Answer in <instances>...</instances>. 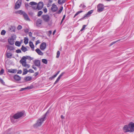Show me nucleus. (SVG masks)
<instances>
[{"instance_id":"nucleus-38","label":"nucleus","mask_w":134,"mask_h":134,"mask_svg":"<svg viewBox=\"0 0 134 134\" xmlns=\"http://www.w3.org/2000/svg\"><path fill=\"white\" fill-rule=\"evenodd\" d=\"M5 33H6L5 31V30H3L2 31L1 33V34L2 35H4L5 34Z\"/></svg>"},{"instance_id":"nucleus-13","label":"nucleus","mask_w":134,"mask_h":134,"mask_svg":"<svg viewBox=\"0 0 134 134\" xmlns=\"http://www.w3.org/2000/svg\"><path fill=\"white\" fill-rule=\"evenodd\" d=\"M65 73L64 72H62L61 74L58 77L56 81H55L54 83V85L56 84L59 80L60 78L62 77L63 75Z\"/></svg>"},{"instance_id":"nucleus-58","label":"nucleus","mask_w":134,"mask_h":134,"mask_svg":"<svg viewBox=\"0 0 134 134\" xmlns=\"http://www.w3.org/2000/svg\"><path fill=\"white\" fill-rule=\"evenodd\" d=\"M32 8L33 9H34L35 10L37 9V7H36L35 6H32Z\"/></svg>"},{"instance_id":"nucleus-60","label":"nucleus","mask_w":134,"mask_h":134,"mask_svg":"<svg viewBox=\"0 0 134 134\" xmlns=\"http://www.w3.org/2000/svg\"><path fill=\"white\" fill-rule=\"evenodd\" d=\"M65 16H66V15H64V16H63V17L62 19V20H64V19L65 17Z\"/></svg>"},{"instance_id":"nucleus-8","label":"nucleus","mask_w":134,"mask_h":134,"mask_svg":"<svg viewBox=\"0 0 134 134\" xmlns=\"http://www.w3.org/2000/svg\"><path fill=\"white\" fill-rule=\"evenodd\" d=\"M43 20L45 22H48L50 20V17L48 15H43L42 16Z\"/></svg>"},{"instance_id":"nucleus-37","label":"nucleus","mask_w":134,"mask_h":134,"mask_svg":"<svg viewBox=\"0 0 134 134\" xmlns=\"http://www.w3.org/2000/svg\"><path fill=\"white\" fill-rule=\"evenodd\" d=\"M120 40V39H119L116 41H115V42H113L112 43H111L110 44V46H111L113 44H115V43H116L117 42H118Z\"/></svg>"},{"instance_id":"nucleus-54","label":"nucleus","mask_w":134,"mask_h":134,"mask_svg":"<svg viewBox=\"0 0 134 134\" xmlns=\"http://www.w3.org/2000/svg\"><path fill=\"white\" fill-rule=\"evenodd\" d=\"M29 36L31 37H32V34L31 32H29Z\"/></svg>"},{"instance_id":"nucleus-46","label":"nucleus","mask_w":134,"mask_h":134,"mask_svg":"<svg viewBox=\"0 0 134 134\" xmlns=\"http://www.w3.org/2000/svg\"><path fill=\"white\" fill-rule=\"evenodd\" d=\"M32 88V86H27L25 87V89H31Z\"/></svg>"},{"instance_id":"nucleus-53","label":"nucleus","mask_w":134,"mask_h":134,"mask_svg":"<svg viewBox=\"0 0 134 134\" xmlns=\"http://www.w3.org/2000/svg\"><path fill=\"white\" fill-rule=\"evenodd\" d=\"M32 68L34 69L35 70H37V68L36 67H35L34 65L32 66Z\"/></svg>"},{"instance_id":"nucleus-18","label":"nucleus","mask_w":134,"mask_h":134,"mask_svg":"<svg viewBox=\"0 0 134 134\" xmlns=\"http://www.w3.org/2000/svg\"><path fill=\"white\" fill-rule=\"evenodd\" d=\"M42 23V20L40 19H38L36 22V25L37 26L40 27Z\"/></svg>"},{"instance_id":"nucleus-29","label":"nucleus","mask_w":134,"mask_h":134,"mask_svg":"<svg viewBox=\"0 0 134 134\" xmlns=\"http://www.w3.org/2000/svg\"><path fill=\"white\" fill-rule=\"evenodd\" d=\"M30 46L32 49H34V46L32 42H29Z\"/></svg>"},{"instance_id":"nucleus-57","label":"nucleus","mask_w":134,"mask_h":134,"mask_svg":"<svg viewBox=\"0 0 134 134\" xmlns=\"http://www.w3.org/2000/svg\"><path fill=\"white\" fill-rule=\"evenodd\" d=\"M35 76H36L38 74V72H36L35 74Z\"/></svg>"},{"instance_id":"nucleus-35","label":"nucleus","mask_w":134,"mask_h":134,"mask_svg":"<svg viewBox=\"0 0 134 134\" xmlns=\"http://www.w3.org/2000/svg\"><path fill=\"white\" fill-rule=\"evenodd\" d=\"M8 49L10 51L13 50L14 48L13 47L11 46H8Z\"/></svg>"},{"instance_id":"nucleus-27","label":"nucleus","mask_w":134,"mask_h":134,"mask_svg":"<svg viewBox=\"0 0 134 134\" xmlns=\"http://www.w3.org/2000/svg\"><path fill=\"white\" fill-rule=\"evenodd\" d=\"M24 43L25 44H27L28 42L29 39L25 37L24 39Z\"/></svg>"},{"instance_id":"nucleus-11","label":"nucleus","mask_w":134,"mask_h":134,"mask_svg":"<svg viewBox=\"0 0 134 134\" xmlns=\"http://www.w3.org/2000/svg\"><path fill=\"white\" fill-rule=\"evenodd\" d=\"M58 8L55 4H53L52 5V7L51 8V10L53 12H55L58 9Z\"/></svg>"},{"instance_id":"nucleus-52","label":"nucleus","mask_w":134,"mask_h":134,"mask_svg":"<svg viewBox=\"0 0 134 134\" xmlns=\"http://www.w3.org/2000/svg\"><path fill=\"white\" fill-rule=\"evenodd\" d=\"M57 74H55L54 75L52 76V77L53 79L54 78L57 76Z\"/></svg>"},{"instance_id":"nucleus-42","label":"nucleus","mask_w":134,"mask_h":134,"mask_svg":"<svg viewBox=\"0 0 134 134\" xmlns=\"http://www.w3.org/2000/svg\"><path fill=\"white\" fill-rule=\"evenodd\" d=\"M86 26H87L86 25H84L83 26L82 28L80 30V31H83V30L85 29V28L86 27Z\"/></svg>"},{"instance_id":"nucleus-33","label":"nucleus","mask_w":134,"mask_h":134,"mask_svg":"<svg viewBox=\"0 0 134 134\" xmlns=\"http://www.w3.org/2000/svg\"><path fill=\"white\" fill-rule=\"evenodd\" d=\"M42 62L44 63L47 64V60L45 59H43L42 60Z\"/></svg>"},{"instance_id":"nucleus-56","label":"nucleus","mask_w":134,"mask_h":134,"mask_svg":"<svg viewBox=\"0 0 134 134\" xmlns=\"http://www.w3.org/2000/svg\"><path fill=\"white\" fill-rule=\"evenodd\" d=\"M40 43V41L39 40H38L36 42V44L37 45V44H38Z\"/></svg>"},{"instance_id":"nucleus-23","label":"nucleus","mask_w":134,"mask_h":134,"mask_svg":"<svg viewBox=\"0 0 134 134\" xmlns=\"http://www.w3.org/2000/svg\"><path fill=\"white\" fill-rule=\"evenodd\" d=\"M66 0H58V3L59 4H62L64 3Z\"/></svg>"},{"instance_id":"nucleus-5","label":"nucleus","mask_w":134,"mask_h":134,"mask_svg":"<svg viewBox=\"0 0 134 134\" xmlns=\"http://www.w3.org/2000/svg\"><path fill=\"white\" fill-rule=\"evenodd\" d=\"M97 11L98 12H100L102 11L104 9L103 5L102 4H99L97 6Z\"/></svg>"},{"instance_id":"nucleus-2","label":"nucleus","mask_w":134,"mask_h":134,"mask_svg":"<svg viewBox=\"0 0 134 134\" xmlns=\"http://www.w3.org/2000/svg\"><path fill=\"white\" fill-rule=\"evenodd\" d=\"M24 115V113L22 112H20L18 113L15 114L14 115L11 119V121L13 123H14L15 121L14 119H17L22 117Z\"/></svg>"},{"instance_id":"nucleus-9","label":"nucleus","mask_w":134,"mask_h":134,"mask_svg":"<svg viewBox=\"0 0 134 134\" xmlns=\"http://www.w3.org/2000/svg\"><path fill=\"white\" fill-rule=\"evenodd\" d=\"M36 5L37 8L38 10H41L43 7V3L42 2H40Z\"/></svg>"},{"instance_id":"nucleus-47","label":"nucleus","mask_w":134,"mask_h":134,"mask_svg":"<svg viewBox=\"0 0 134 134\" xmlns=\"http://www.w3.org/2000/svg\"><path fill=\"white\" fill-rule=\"evenodd\" d=\"M28 72H31V73H33L34 72V70L31 69H30L29 70V71H28Z\"/></svg>"},{"instance_id":"nucleus-15","label":"nucleus","mask_w":134,"mask_h":134,"mask_svg":"<svg viewBox=\"0 0 134 134\" xmlns=\"http://www.w3.org/2000/svg\"><path fill=\"white\" fill-rule=\"evenodd\" d=\"M14 79L16 81L18 82L21 80V77L19 75H15L13 76Z\"/></svg>"},{"instance_id":"nucleus-20","label":"nucleus","mask_w":134,"mask_h":134,"mask_svg":"<svg viewBox=\"0 0 134 134\" xmlns=\"http://www.w3.org/2000/svg\"><path fill=\"white\" fill-rule=\"evenodd\" d=\"M32 79V77L31 76H27L24 78V80L25 82L29 81Z\"/></svg>"},{"instance_id":"nucleus-6","label":"nucleus","mask_w":134,"mask_h":134,"mask_svg":"<svg viewBox=\"0 0 134 134\" xmlns=\"http://www.w3.org/2000/svg\"><path fill=\"white\" fill-rule=\"evenodd\" d=\"M130 132H134V123L130 122L128 124Z\"/></svg>"},{"instance_id":"nucleus-40","label":"nucleus","mask_w":134,"mask_h":134,"mask_svg":"<svg viewBox=\"0 0 134 134\" xmlns=\"http://www.w3.org/2000/svg\"><path fill=\"white\" fill-rule=\"evenodd\" d=\"M4 72V70L3 69H1L0 71V75H2Z\"/></svg>"},{"instance_id":"nucleus-22","label":"nucleus","mask_w":134,"mask_h":134,"mask_svg":"<svg viewBox=\"0 0 134 134\" xmlns=\"http://www.w3.org/2000/svg\"><path fill=\"white\" fill-rule=\"evenodd\" d=\"M9 31H10L15 32V27L13 26H11L9 28Z\"/></svg>"},{"instance_id":"nucleus-34","label":"nucleus","mask_w":134,"mask_h":134,"mask_svg":"<svg viewBox=\"0 0 134 134\" xmlns=\"http://www.w3.org/2000/svg\"><path fill=\"white\" fill-rule=\"evenodd\" d=\"M43 13V12L42 11H39L38 13L37 16H41Z\"/></svg>"},{"instance_id":"nucleus-3","label":"nucleus","mask_w":134,"mask_h":134,"mask_svg":"<svg viewBox=\"0 0 134 134\" xmlns=\"http://www.w3.org/2000/svg\"><path fill=\"white\" fill-rule=\"evenodd\" d=\"M17 13L20 15H22L25 20L29 21L30 20L27 14L25 12L21 10H19L17 11Z\"/></svg>"},{"instance_id":"nucleus-31","label":"nucleus","mask_w":134,"mask_h":134,"mask_svg":"<svg viewBox=\"0 0 134 134\" xmlns=\"http://www.w3.org/2000/svg\"><path fill=\"white\" fill-rule=\"evenodd\" d=\"M63 9V7L62 6L60 8V9L58 12V14H60L61 13Z\"/></svg>"},{"instance_id":"nucleus-41","label":"nucleus","mask_w":134,"mask_h":134,"mask_svg":"<svg viewBox=\"0 0 134 134\" xmlns=\"http://www.w3.org/2000/svg\"><path fill=\"white\" fill-rule=\"evenodd\" d=\"M49 110H48L45 114L44 115V116L43 117L45 118V119L46 116L47 114H48L49 113Z\"/></svg>"},{"instance_id":"nucleus-51","label":"nucleus","mask_w":134,"mask_h":134,"mask_svg":"<svg viewBox=\"0 0 134 134\" xmlns=\"http://www.w3.org/2000/svg\"><path fill=\"white\" fill-rule=\"evenodd\" d=\"M43 10L45 13H46L47 12V10L46 8L43 9Z\"/></svg>"},{"instance_id":"nucleus-7","label":"nucleus","mask_w":134,"mask_h":134,"mask_svg":"<svg viewBox=\"0 0 134 134\" xmlns=\"http://www.w3.org/2000/svg\"><path fill=\"white\" fill-rule=\"evenodd\" d=\"M21 0H18L16 2L14 7L15 9H18L20 7L21 4Z\"/></svg>"},{"instance_id":"nucleus-64","label":"nucleus","mask_w":134,"mask_h":134,"mask_svg":"<svg viewBox=\"0 0 134 134\" xmlns=\"http://www.w3.org/2000/svg\"><path fill=\"white\" fill-rule=\"evenodd\" d=\"M55 32H56V30H54L53 31V35H54V34H55Z\"/></svg>"},{"instance_id":"nucleus-14","label":"nucleus","mask_w":134,"mask_h":134,"mask_svg":"<svg viewBox=\"0 0 134 134\" xmlns=\"http://www.w3.org/2000/svg\"><path fill=\"white\" fill-rule=\"evenodd\" d=\"M8 42L11 45H13L14 44V39L13 38V36H12V37L11 38L8 39Z\"/></svg>"},{"instance_id":"nucleus-43","label":"nucleus","mask_w":134,"mask_h":134,"mask_svg":"<svg viewBox=\"0 0 134 134\" xmlns=\"http://www.w3.org/2000/svg\"><path fill=\"white\" fill-rule=\"evenodd\" d=\"M16 52L17 53H20L21 52V50L20 49H18L16 51Z\"/></svg>"},{"instance_id":"nucleus-4","label":"nucleus","mask_w":134,"mask_h":134,"mask_svg":"<svg viewBox=\"0 0 134 134\" xmlns=\"http://www.w3.org/2000/svg\"><path fill=\"white\" fill-rule=\"evenodd\" d=\"M45 118L43 117L39 120H38L37 122L35 125L36 127H38L41 126L43 121L45 120Z\"/></svg>"},{"instance_id":"nucleus-21","label":"nucleus","mask_w":134,"mask_h":134,"mask_svg":"<svg viewBox=\"0 0 134 134\" xmlns=\"http://www.w3.org/2000/svg\"><path fill=\"white\" fill-rule=\"evenodd\" d=\"M17 70L16 69H8V71L9 72L11 73H15L16 72Z\"/></svg>"},{"instance_id":"nucleus-63","label":"nucleus","mask_w":134,"mask_h":134,"mask_svg":"<svg viewBox=\"0 0 134 134\" xmlns=\"http://www.w3.org/2000/svg\"><path fill=\"white\" fill-rule=\"evenodd\" d=\"M51 4H50V3H48V4H47V7H49L51 5Z\"/></svg>"},{"instance_id":"nucleus-32","label":"nucleus","mask_w":134,"mask_h":134,"mask_svg":"<svg viewBox=\"0 0 134 134\" xmlns=\"http://www.w3.org/2000/svg\"><path fill=\"white\" fill-rule=\"evenodd\" d=\"M30 5H37V3L34 2H32L29 3Z\"/></svg>"},{"instance_id":"nucleus-19","label":"nucleus","mask_w":134,"mask_h":134,"mask_svg":"<svg viewBox=\"0 0 134 134\" xmlns=\"http://www.w3.org/2000/svg\"><path fill=\"white\" fill-rule=\"evenodd\" d=\"M35 51L38 54L40 55H42L43 54L39 48H37L35 50Z\"/></svg>"},{"instance_id":"nucleus-12","label":"nucleus","mask_w":134,"mask_h":134,"mask_svg":"<svg viewBox=\"0 0 134 134\" xmlns=\"http://www.w3.org/2000/svg\"><path fill=\"white\" fill-rule=\"evenodd\" d=\"M93 10H91L90 11H89L88 13L86 14H85L84 16V17L81 18V19H82L85 18H86V17H89L90 15L93 12Z\"/></svg>"},{"instance_id":"nucleus-50","label":"nucleus","mask_w":134,"mask_h":134,"mask_svg":"<svg viewBox=\"0 0 134 134\" xmlns=\"http://www.w3.org/2000/svg\"><path fill=\"white\" fill-rule=\"evenodd\" d=\"M52 33V31L51 30L49 31H48V35L49 36Z\"/></svg>"},{"instance_id":"nucleus-39","label":"nucleus","mask_w":134,"mask_h":134,"mask_svg":"<svg viewBox=\"0 0 134 134\" xmlns=\"http://www.w3.org/2000/svg\"><path fill=\"white\" fill-rule=\"evenodd\" d=\"M60 52H59V51H58L57 52V55L56 56V57L57 58H58L59 57L60 55Z\"/></svg>"},{"instance_id":"nucleus-30","label":"nucleus","mask_w":134,"mask_h":134,"mask_svg":"<svg viewBox=\"0 0 134 134\" xmlns=\"http://www.w3.org/2000/svg\"><path fill=\"white\" fill-rule=\"evenodd\" d=\"M83 11L82 10L79 11L77 12L74 15V18H75L77 15H78L79 14L82 12Z\"/></svg>"},{"instance_id":"nucleus-16","label":"nucleus","mask_w":134,"mask_h":134,"mask_svg":"<svg viewBox=\"0 0 134 134\" xmlns=\"http://www.w3.org/2000/svg\"><path fill=\"white\" fill-rule=\"evenodd\" d=\"M123 129L125 132H130V131L129 126L127 125H125Z\"/></svg>"},{"instance_id":"nucleus-36","label":"nucleus","mask_w":134,"mask_h":134,"mask_svg":"<svg viewBox=\"0 0 134 134\" xmlns=\"http://www.w3.org/2000/svg\"><path fill=\"white\" fill-rule=\"evenodd\" d=\"M80 7H82L83 9H84L86 7V6L84 4H81L79 6Z\"/></svg>"},{"instance_id":"nucleus-28","label":"nucleus","mask_w":134,"mask_h":134,"mask_svg":"<svg viewBox=\"0 0 134 134\" xmlns=\"http://www.w3.org/2000/svg\"><path fill=\"white\" fill-rule=\"evenodd\" d=\"M21 43L19 41H16L15 42V44L17 46L19 47L21 45Z\"/></svg>"},{"instance_id":"nucleus-55","label":"nucleus","mask_w":134,"mask_h":134,"mask_svg":"<svg viewBox=\"0 0 134 134\" xmlns=\"http://www.w3.org/2000/svg\"><path fill=\"white\" fill-rule=\"evenodd\" d=\"M29 30L28 29H26L24 30V32L25 33H27L29 32Z\"/></svg>"},{"instance_id":"nucleus-62","label":"nucleus","mask_w":134,"mask_h":134,"mask_svg":"<svg viewBox=\"0 0 134 134\" xmlns=\"http://www.w3.org/2000/svg\"><path fill=\"white\" fill-rule=\"evenodd\" d=\"M26 89H25V88H21L20 91H23L24 90H26Z\"/></svg>"},{"instance_id":"nucleus-45","label":"nucleus","mask_w":134,"mask_h":134,"mask_svg":"<svg viewBox=\"0 0 134 134\" xmlns=\"http://www.w3.org/2000/svg\"><path fill=\"white\" fill-rule=\"evenodd\" d=\"M0 81L1 82L3 85H4L5 84V82H4L3 80L1 78H0Z\"/></svg>"},{"instance_id":"nucleus-59","label":"nucleus","mask_w":134,"mask_h":134,"mask_svg":"<svg viewBox=\"0 0 134 134\" xmlns=\"http://www.w3.org/2000/svg\"><path fill=\"white\" fill-rule=\"evenodd\" d=\"M65 16H66V15H64V16H63V17L62 19V20H64V19L65 17Z\"/></svg>"},{"instance_id":"nucleus-10","label":"nucleus","mask_w":134,"mask_h":134,"mask_svg":"<svg viewBox=\"0 0 134 134\" xmlns=\"http://www.w3.org/2000/svg\"><path fill=\"white\" fill-rule=\"evenodd\" d=\"M47 44L45 42H43L41 44L40 46V48L42 51H44L46 49Z\"/></svg>"},{"instance_id":"nucleus-61","label":"nucleus","mask_w":134,"mask_h":134,"mask_svg":"<svg viewBox=\"0 0 134 134\" xmlns=\"http://www.w3.org/2000/svg\"><path fill=\"white\" fill-rule=\"evenodd\" d=\"M52 0H49V1L48 2V3H50L51 4L52 2Z\"/></svg>"},{"instance_id":"nucleus-48","label":"nucleus","mask_w":134,"mask_h":134,"mask_svg":"<svg viewBox=\"0 0 134 134\" xmlns=\"http://www.w3.org/2000/svg\"><path fill=\"white\" fill-rule=\"evenodd\" d=\"M29 14L31 16H32L34 15L33 13L32 12H30L29 13Z\"/></svg>"},{"instance_id":"nucleus-25","label":"nucleus","mask_w":134,"mask_h":134,"mask_svg":"<svg viewBox=\"0 0 134 134\" xmlns=\"http://www.w3.org/2000/svg\"><path fill=\"white\" fill-rule=\"evenodd\" d=\"M12 56V54L10 52H8L7 53L6 56L7 58H10Z\"/></svg>"},{"instance_id":"nucleus-1","label":"nucleus","mask_w":134,"mask_h":134,"mask_svg":"<svg viewBox=\"0 0 134 134\" xmlns=\"http://www.w3.org/2000/svg\"><path fill=\"white\" fill-rule=\"evenodd\" d=\"M33 58L31 57L30 56H23L20 60V62L22 64L23 66L29 68L30 67V65L27 64L26 62V60L27 59L29 60H33Z\"/></svg>"},{"instance_id":"nucleus-17","label":"nucleus","mask_w":134,"mask_h":134,"mask_svg":"<svg viewBox=\"0 0 134 134\" xmlns=\"http://www.w3.org/2000/svg\"><path fill=\"white\" fill-rule=\"evenodd\" d=\"M35 66L39 67L40 66V62L39 60H35L34 61Z\"/></svg>"},{"instance_id":"nucleus-44","label":"nucleus","mask_w":134,"mask_h":134,"mask_svg":"<svg viewBox=\"0 0 134 134\" xmlns=\"http://www.w3.org/2000/svg\"><path fill=\"white\" fill-rule=\"evenodd\" d=\"M22 26L20 25H19L17 27V29L18 30H20L22 29Z\"/></svg>"},{"instance_id":"nucleus-26","label":"nucleus","mask_w":134,"mask_h":134,"mask_svg":"<svg viewBox=\"0 0 134 134\" xmlns=\"http://www.w3.org/2000/svg\"><path fill=\"white\" fill-rule=\"evenodd\" d=\"M23 72L22 74L23 75L26 74L28 72V71L26 69L24 68L23 69Z\"/></svg>"},{"instance_id":"nucleus-24","label":"nucleus","mask_w":134,"mask_h":134,"mask_svg":"<svg viewBox=\"0 0 134 134\" xmlns=\"http://www.w3.org/2000/svg\"><path fill=\"white\" fill-rule=\"evenodd\" d=\"M21 49L22 51L24 52H25L27 50V48L24 46H22Z\"/></svg>"},{"instance_id":"nucleus-49","label":"nucleus","mask_w":134,"mask_h":134,"mask_svg":"<svg viewBox=\"0 0 134 134\" xmlns=\"http://www.w3.org/2000/svg\"><path fill=\"white\" fill-rule=\"evenodd\" d=\"M22 70H18V71L17 72V74H20L22 73Z\"/></svg>"}]
</instances>
